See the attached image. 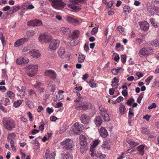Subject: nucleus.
Masks as SVG:
<instances>
[{
	"mask_svg": "<svg viewBox=\"0 0 159 159\" xmlns=\"http://www.w3.org/2000/svg\"><path fill=\"white\" fill-rule=\"evenodd\" d=\"M16 89L19 92L18 93L20 96H24L25 93V87L23 86H17L16 87Z\"/></svg>",
	"mask_w": 159,
	"mask_h": 159,
	"instance_id": "a211bd4d",
	"label": "nucleus"
},
{
	"mask_svg": "<svg viewBox=\"0 0 159 159\" xmlns=\"http://www.w3.org/2000/svg\"><path fill=\"white\" fill-rule=\"evenodd\" d=\"M38 67L37 65H31L25 67V69L28 75L30 77H33L36 74Z\"/></svg>",
	"mask_w": 159,
	"mask_h": 159,
	"instance_id": "20e7f679",
	"label": "nucleus"
},
{
	"mask_svg": "<svg viewBox=\"0 0 159 159\" xmlns=\"http://www.w3.org/2000/svg\"><path fill=\"white\" fill-rule=\"evenodd\" d=\"M63 93V91H61V90L59 91L58 94L57 95V98L58 100H60L63 98L64 96L62 94V93Z\"/></svg>",
	"mask_w": 159,
	"mask_h": 159,
	"instance_id": "e433bc0d",
	"label": "nucleus"
},
{
	"mask_svg": "<svg viewBox=\"0 0 159 159\" xmlns=\"http://www.w3.org/2000/svg\"><path fill=\"white\" fill-rule=\"evenodd\" d=\"M52 39V36L50 34H41L38 38L39 42L42 44L44 43H48Z\"/></svg>",
	"mask_w": 159,
	"mask_h": 159,
	"instance_id": "39448f33",
	"label": "nucleus"
},
{
	"mask_svg": "<svg viewBox=\"0 0 159 159\" xmlns=\"http://www.w3.org/2000/svg\"><path fill=\"white\" fill-rule=\"evenodd\" d=\"M89 84L90 86L93 88L96 87H97V84L93 82V80H90L89 82Z\"/></svg>",
	"mask_w": 159,
	"mask_h": 159,
	"instance_id": "8fccbe9b",
	"label": "nucleus"
},
{
	"mask_svg": "<svg viewBox=\"0 0 159 159\" xmlns=\"http://www.w3.org/2000/svg\"><path fill=\"white\" fill-rule=\"evenodd\" d=\"M119 80L116 77H115L113 78V81H112L111 84V86L113 87H115L116 86H118L119 85L118 82Z\"/></svg>",
	"mask_w": 159,
	"mask_h": 159,
	"instance_id": "473e14b6",
	"label": "nucleus"
},
{
	"mask_svg": "<svg viewBox=\"0 0 159 159\" xmlns=\"http://www.w3.org/2000/svg\"><path fill=\"white\" fill-rule=\"evenodd\" d=\"M29 61V59L26 57H20L16 60L17 64L20 65L26 64Z\"/></svg>",
	"mask_w": 159,
	"mask_h": 159,
	"instance_id": "ddd939ff",
	"label": "nucleus"
},
{
	"mask_svg": "<svg viewBox=\"0 0 159 159\" xmlns=\"http://www.w3.org/2000/svg\"><path fill=\"white\" fill-rule=\"evenodd\" d=\"M34 87L40 93L43 92L45 87L42 83L39 82H37L36 84L34 85Z\"/></svg>",
	"mask_w": 159,
	"mask_h": 159,
	"instance_id": "dca6fc26",
	"label": "nucleus"
},
{
	"mask_svg": "<svg viewBox=\"0 0 159 159\" xmlns=\"http://www.w3.org/2000/svg\"><path fill=\"white\" fill-rule=\"evenodd\" d=\"M84 55L82 53L80 54L79 56L78 62L79 63L83 62L84 61Z\"/></svg>",
	"mask_w": 159,
	"mask_h": 159,
	"instance_id": "4c0bfd02",
	"label": "nucleus"
},
{
	"mask_svg": "<svg viewBox=\"0 0 159 159\" xmlns=\"http://www.w3.org/2000/svg\"><path fill=\"white\" fill-rule=\"evenodd\" d=\"M6 96L11 99H13L15 97L14 93L11 91H7L6 93Z\"/></svg>",
	"mask_w": 159,
	"mask_h": 159,
	"instance_id": "2f4dec72",
	"label": "nucleus"
},
{
	"mask_svg": "<svg viewBox=\"0 0 159 159\" xmlns=\"http://www.w3.org/2000/svg\"><path fill=\"white\" fill-rule=\"evenodd\" d=\"M103 117L105 121H108L110 120L109 115L107 113L105 112L103 115H101Z\"/></svg>",
	"mask_w": 159,
	"mask_h": 159,
	"instance_id": "a18cd8bd",
	"label": "nucleus"
},
{
	"mask_svg": "<svg viewBox=\"0 0 159 159\" xmlns=\"http://www.w3.org/2000/svg\"><path fill=\"white\" fill-rule=\"evenodd\" d=\"M156 105L155 103H153L152 104L148 107V108L149 109H151L153 108L156 107Z\"/></svg>",
	"mask_w": 159,
	"mask_h": 159,
	"instance_id": "680f3d73",
	"label": "nucleus"
},
{
	"mask_svg": "<svg viewBox=\"0 0 159 159\" xmlns=\"http://www.w3.org/2000/svg\"><path fill=\"white\" fill-rule=\"evenodd\" d=\"M100 141L98 140H95L93 141V144L90 148V151H93L95 149V148L99 143Z\"/></svg>",
	"mask_w": 159,
	"mask_h": 159,
	"instance_id": "393cba45",
	"label": "nucleus"
},
{
	"mask_svg": "<svg viewBox=\"0 0 159 159\" xmlns=\"http://www.w3.org/2000/svg\"><path fill=\"white\" fill-rule=\"evenodd\" d=\"M80 31L78 30H75L73 32V34L69 37L70 44L72 46L77 45L78 43V40Z\"/></svg>",
	"mask_w": 159,
	"mask_h": 159,
	"instance_id": "f03ea898",
	"label": "nucleus"
},
{
	"mask_svg": "<svg viewBox=\"0 0 159 159\" xmlns=\"http://www.w3.org/2000/svg\"><path fill=\"white\" fill-rule=\"evenodd\" d=\"M92 105V104L89 102H86L81 103L79 106L75 105V108L77 110L80 109L83 111H86L89 108H91Z\"/></svg>",
	"mask_w": 159,
	"mask_h": 159,
	"instance_id": "423d86ee",
	"label": "nucleus"
},
{
	"mask_svg": "<svg viewBox=\"0 0 159 159\" xmlns=\"http://www.w3.org/2000/svg\"><path fill=\"white\" fill-rule=\"evenodd\" d=\"M123 100V98L121 96H119L116 100V102L119 103Z\"/></svg>",
	"mask_w": 159,
	"mask_h": 159,
	"instance_id": "338daca9",
	"label": "nucleus"
},
{
	"mask_svg": "<svg viewBox=\"0 0 159 159\" xmlns=\"http://www.w3.org/2000/svg\"><path fill=\"white\" fill-rule=\"evenodd\" d=\"M67 20L71 24L77 25L80 24V20L76 18L69 16L67 18Z\"/></svg>",
	"mask_w": 159,
	"mask_h": 159,
	"instance_id": "4468645a",
	"label": "nucleus"
},
{
	"mask_svg": "<svg viewBox=\"0 0 159 159\" xmlns=\"http://www.w3.org/2000/svg\"><path fill=\"white\" fill-rule=\"evenodd\" d=\"M127 142L129 144L130 147L132 148L139 144L138 143L135 142L132 139L128 140Z\"/></svg>",
	"mask_w": 159,
	"mask_h": 159,
	"instance_id": "bb28decb",
	"label": "nucleus"
},
{
	"mask_svg": "<svg viewBox=\"0 0 159 159\" xmlns=\"http://www.w3.org/2000/svg\"><path fill=\"white\" fill-rule=\"evenodd\" d=\"M110 141L108 140H106L103 143L102 147L103 148H106L108 149H110V146L109 145Z\"/></svg>",
	"mask_w": 159,
	"mask_h": 159,
	"instance_id": "7c9ffc66",
	"label": "nucleus"
},
{
	"mask_svg": "<svg viewBox=\"0 0 159 159\" xmlns=\"http://www.w3.org/2000/svg\"><path fill=\"white\" fill-rule=\"evenodd\" d=\"M50 149L49 148H48L46 150V152L45 153V156H44V157L45 158H47V157L48 158V157H47V156H48V155L49 154V153L50 152Z\"/></svg>",
	"mask_w": 159,
	"mask_h": 159,
	"instance_id": "69168bd1",
	"label": "nucleus"
},
{
	"mask_svg": "<svg viewBox=\"0 0 159 159\" xmlns=\"http://www.w3.org/2000/svg\"><path fill=\"white\" fill-rule=\"evenodd\" d=\"M0 39L1 41L3 46H5L6 44V42L5 39V38L3 36V34L2 33H0Z\"/></svg>",
	"mask_w": 159,
	"mask_h": 159,
	"instance_id": "c03bdc74",
	"label": "nucleus"
},
{
	"mask_svg": "<svg viewBox=\"0 0 159 159\" xmlns=\"http://www.w3.org/2000/svg\"><path fill=\"white\" fill-rule=\"evenodd\" d=\"M134 99L133 98H131L129 99H128L127 102V103L128 105L130 106L131 105V104L132 102H134Z\"/></svg>",
	"mask_w": 159,
	"mask_h": 159,
	"instance_id": "bf43d9fd",
	"label": "nucleus"
},
{
	"mask_svg": "<svg viewBox=\"0 0 159 159\" xmlns=\"http://www.w3.org/2000/svg\"><path fill=\"white\" fill-rule=\"evenodd\" d=\"M27 34L29 36H33L35 34L34 31L33 30H29L27 32Z\"/></svg>",
	"mask_w": 159,
	"mask_h": 159,
	"instance_id": "603ef678",
	"label": "nucleus"
},
{
	"mask_svg": "<svg viewBox=\"0 0 159 159\" xmlns=\"http://www.w3.org/2000/svg\"><path fill=\"white\" fill-rule=\"evenodd\" d=\"M79 4L76 0H72L68 4V7L74 10L78 9Z\"/></svg>",
	"mask_w": 159,
	"mask_h": 159,
	"instance_id": "2eb2a0df",
	"label": "nucleus"
},
{
	"mask_svg": "<svg viewBox=\"0 0 159 159\" xmlns=\"http://www.w3.org/2000/svg\"><path fill=\"white\" fill-rule=\"evenodd\" d=\"M129 119L131 118L134 115V112H133V108H130L129 109Z\"/></svg>",
	"mask_w": 159,
	"mask_h": 159,
	"instance_id": "79ce46f5",
	"label": "nucleus"
},
{
	"mask_svg": "<svg viewBox=\"0 0 159 159\" xmlns=\"http://www.w3.org/2000/svg\"><path fill=\"white\" fill-rule=\"evenodd\" d=\"M61 145L63 146V148L66 149H70L72 148V142L70 139H67L61 143Z\"/></svg>",
	"mask_w": 159,
	"mask_h": 159,
	"instance_id": "0eeeda50",
	"label": "nucleus"
},
{
	"mask_svg": "<svg viewBox=\"0 0 159 159\" xmlns=\"http://www.w3.org/2000/svg\"><path fill=\"white\" fill-rule=\"evenodd\" d=\"M22 101L21 100H17L14 103V106L15 108H17L19 107L22 103Z\"/></svg>",
	"mask_w": 159,
	"mask_h": 159,
	"instance_id": "37998d69",
	"label": "nucleus"
},
{
	"mask_svg": "<svg viewBox=\"0 0 159 159\" xmlns=\"http://www.w3.org/2000/svg\"><path fill=\"white\" fill-rule=\"evenodd\" d=\"M29 40V38H23L17 40L14 43V46L15 47H18L22 46Z\"/></svg>",
	"mask_w": 159,
	"mask_h": 159,
	"instance_id": "9d476101",
	"label": "nucleus"
},
{
	"mask_svg": "<svg viewBox=\"0 0 159 159\" xmlns=\"http://www.w3.org/2000/svg\"><path fill=\"white\" fill-rule=\"evenodd\" d=\"M140 28L141 30L144 31H147L149 27V25L146 21L143 22H139Z\"/></svg>",
	"mask_w": 159,
	"mask_h": 159,
	"instance_id": "f3484780",
	"label": "nucleus"
},
{
	"mask_svg": "<svg viewBox=\"0 0 159 159\" xmlns=\"http://www.w3.org/2000/svg\"><path fill=\"white\" fill-rule=\"evenodd\" d=\"M88 116L85 114H83L80 117V120L82 123L84 124H86L88 120Z\"/></svg>",
	"mask_w": 159,
	"mask_h": 159,
	"instance_id": "cd10ccee",
	"label": "nucleus"
},
{
	"mask_svg": "<svg viewBox=\"0 0 159 159\" xmlns=\"http://www.w3.org/2000/svg\"><path fill=\"white\" fill-rule=\"evenodd\" d=\"M56 154L55 152H53L51 153L50 154H49L47 156L48 158H45V159H53L55 157Z\"/></svg>",
	"mask_w": 159,
	"mask_h": 159,
	"instance_id": "49530a36",
	"label": "nucleus"
},
{
	"mask_svg": "<svg viewBox=\"0 0 159 159\" xmlns=\"http://www.w3.org/2000/svg\"><path fill=\"white\" fill-rule=\"evenodd\" d=\"M143 96V93H141L138 97L137 99V102L139 103H140L141 101Z\"/></svg>",
	"mask_w": 159,
	"mask_h": 159,
	"instance_id": "13d9d810",
	"label": "nucleus"
},
{
	"mask_svg": "<svg viewBox=\"0 0 159 159\" xmlns=\"http://www.w3.org/2000/svg\"><path fill=\"white\" fill-rule=\"evenodd\" d=\"M73 156L69 152H66L62 156L61 159H72Z\"/></svg>",
	"mask_w": 159,
	"mask_h": 159,
	"instance_id": "72a5a7b5",
	"label": "nucleus"
},
{
	"mask_svg": "<svg viewBox=\"0 0 159 159\" xmlns=\"http://www.w3.org/2000/svg\"><path fill=\"white\" fill-rule=\"evenodd\" d=\"M28 94L29 95L33 97H36V93L35 91L32 89H31L29 91Z\"/></svg>",
	"mask_w": 159,
	"mask_h": 159,
	"instance_id": "de8ad7c7",
	"label": "nucleus"
},
{
	"mask_svg": "<svg viewBox=\"0 0 159 159\" xmlns=\"http://www.w3.org/2000/svg\"><path fill=\"white\" fill-rule=\"evenodd\" d=\"M123 11L125 14H129L130 12V7L128 6H125L123 8Z\"/></svg>",
	"mask_w": 159,
	"mask_h": 159,
	"instance_id": "c9c22d12",
	"label": "nucleus"
},
{
	"mask_svg": "<svg viewBox=\"0 0 159 159\" xmlns=\"http://www.w3.org/2000/svg\"><path fill=\"white\" fill-rule=\"evenodd\" d=\"M94 122L97 126L99 127L102 125V120L100 116H98L95 117L94 120Z\"/></svg>",
	"mask_w": 159,
	"mask_h": 159,
	"instance_id": "6ab92c4d",
	"label": "nucleus"
},
{
	"mask_svg": "<svg viewBox=\"0 0 159 159\" xmlns=\"http://www.w3.org/2000/svg\"><path fill=\"white\" fill-rule=\"evenodd\" d=\"M10 143L11 146V147L12 148L13 150V151H16V149L14 146V141L12 139H11V140L10 142Z\"/></svg>",
	"mask_w": 159,
	"mask_h": 159,
	"instance_id": "6e6d98bb",
	"label": "nucleus"
},
{
	"mask_svg": "<svg viewBox=\"0 0 159 159\" xmlns=\"http://www.w3.org/2000/svg\"><path fill=\"white\" fill-rule=\"evenodd\" d=\"M84 50L86 52H87L89 50V45L88 44L85 43L84 44Z\"/></svg>",
	"mask_w": 159,
	"mask_h": 159,
	"instance_id": "0e129e2a",
	"label": "nucleus"
},
{
	"mask_svg": "<svg viewBox=\"0 0 159 159\" xmlns=\"http://www.w3.org/2000/svg\"><path fill=\"white\" fill-rule=\"evenodd\" d=\"M125 110V108L124 105L121 103L120 104L119 110L120 113L122 115H124V111Z\"/></svg>",
	"mask_w": 159,
	"mask_h": 159,
	"instance_id": "f704fd0d",
	"label": "nucleus"
},
{
	"mask_svg": "<svg viewBox=\"0 0 159 159\" xmlns=\"http://www.w3.org/2000/svg\"><path fill=\"white\" fill-rule=\"evenodd\" d=\"M153 76H149L146 79L145 81L147 83H149L151 80L153 79Z\"/></svg>",
	"mask_w": 159,
	"mask_h": 159,
	"instance_id": "e2e57ef3",
	"label": "nucleus"
},
{
	"mask_svg": "<svg viewBox=\"0 0 159 159\" xmlns=\"http://www.w3.org/2000/svg\"><path fill=\"white\" fill-rule=\"evenodd\" d=\"M20 9L19 6H14L10 10V11H11V13L12 14L14 13L17 11H18Z\"/></svg>",
	"mask_w": 159,
	"mask_h": 159,
	"instance_id": "ea45409f",
	"label": "nucleus"
},
{
	"mask_svg": "<svg viewBox=\"0 0 159 159\" xmlns=\"http://www.w3.org/2000/svg\"><path fill=\"white\" fill-rule=\"evenodd\" d=\"M99 110L100 111L101 115H103L105 112H106V109L103 106H100L99 107Z\"/></svg>",
	"mask_w": 159,
	"mask_h": 159,
	"instance_id": "a19ab883",
	"label": "nucleus"
},
{
	"mask_svg": "<svg viewBox=\"0 0 159 159\" xmlns=\"http://www.w3.org/2000/svg\"><path fill=\"white\" fill-rule=\"evenodd\" d=\"M121 68H118L117 69H112L111 70V72L112 74L116 75L119 72Z\"/></svg>",
	"mask_w": 159,
	"mask_h": 159,
	"instance_id": "864d4df0",
	"label": "nucleus"
},
{
	"mask_svg": "<svg viewBox=\"0 0 159 159\" xmlns=\"http://www.w3.org/2000/svg\"><path fill=\"white\" fill-rule=\"evenodd\" d=\"M29 52L31 53V55L33 57L39 58L40 56V54L38 50L34 49L31 51H29Z\"/></svg>",
	"mask_w": 159,
	"mask_h": 159,
	"instance_id": "412c9836",
	"label": "nucleus"
},
{
	"mask_svg": "<svg viewBox=\"0 0 159 159\" xmlns=\"http://www.w3.org/2000/svg\"><path fill=\"white\" fill-rule=\"evenodd\" d=\"M148 48H143L139 51V53L142 55L145 56L147 55L149 53Z\"/></svg>",
	"mask_w": 159,
	"mask_h": 159,
	"instance_id": "a878e982",
	"label": "nucleus"
},
{
	"mask_svg": "<svg viewBox=\"0 0 159 159\" xmlns=\"http://www.w3.org/2000/svg\"><path fill=\"white\" fill-rule=\"evenodd\" d=\"M150 45L155 47H157L159 46V39H156L154 40H152L150 42Z\"/></svg>",
	"mask_w": 159,
	"mask_h": 159,
	"instance_id": "b1692460",
	"label": "nucleus"
},
{
	"mask_svg": "<svg viewBox=\"0 0 159 159\" xmlns=\"http://www.w3.org/2000/svg\"><path fill=\"white\" fill-rule=\"evenodd\" d=\"M100 136L103 138H106L108 135L107 130L103 127H101L99 131Z\"/></svg>",
	"mask_w": 159,
	"mask_h": 159,
	"instance_id": "aec40b11",
	"label": "nucleus"
},
{
	"mask_svg": "<svg viewBox=\"0 0 159 159\" xmlns=\"http://www.w3.org/2000/svg\"><path fill=\"white\" fill-rule=\"evenodd\" d=\"M126 57L125 55H122L120 57L121 61L124 64L126 62Z\"/></svg>",
	"mask_w": 159,
	"mask_h": 159,
	"instance_id": "5fc2aeb1",
	"label": "nucleus"
},
{
	"mask_svg": "<svg viewBox=\"0 0 159 159\" xmlns=\"http://www.w3.org/2000/svg\"><path fill=\"white\" fill-rule=\"evenodd\" d=\"M83 126L80 125L78 122H76L73 126V131L75 134H79V133L82 130Z\"/></svg>",
	"mask_w": 159,
	"mask_h": 159,
	"instance_id": "6e6552de",
	"label": "nucleus"
},
{
	"mask_svg": "<svg viewBox=\"0 0 159 159\" xmlns=\"http://www.w3.org/2000/svg\"><path fill=\"white\" fill-rule=\"evenodd\" d=\"M80 143L81 146H84L87 143V139L83 135L80 136Z\"/></svg>",
	"mask_w": 159,
	"mask_h": 159,
	"instance_id": "5701e85b",
	"label": "nucleus"
},
{
	"mask_svg": "<svg viewBox=\"0 0 159 159\" xmlns=\"http://www.w3.org/2000/svg\"><path fill=\"white\" fill-rule=\"evenodd\" d=\"M144 145L142 144L137 147V150L139 151L140 154L142 156H143L144 154Z\"/></svg>",
	"mask_w": 159,
	"mask_h": 159,
	"instance_id": "c85d7f7f",
	"label": "nucleus"
},
{
	"mask_svg": "<svg viewBox=\"0 0 159 159\" xmlns=\"http://www.w3.org/2000/svg\"><path fill=\"white\" fill-rule=\"evenodd\" d=\"M142 133L146 134H149L150 131L148 129L145 128H143L142 129Z\"/></svg>",
	"mask_w": 159,
	"mask_h": 159,
	"instance_id": "09e8293b",
	"label": "nucleus"
},
{
	"mask_svg": "<svg viewBox=\"0 0 159 159\" xmlns=\"http://www.w3.org/2000/svg\"><path fill=\"white\" fill-rule=\"evenodd\" d=\"M27 25L29 26H39L42 25V22L39 20L35 19L28 22Z\"/></svg>",
	"mask_w": 159,
	"mask_h": 159,
	"instance_id": "f8f14e48",
	"label": "nucleus"
},
{
	"mask_svg": "<svg viewBox=\"0 0 159 159\" xmlns=\"http://www.w3.org/2000/svg\"><path fill=\"white\" fill-rule=\"evenodd\" d=\"M44 75L53 80L56 79L57 77V74L52 70H46L44 72Z\"/></svg>",
	"mask_w": 159,
	"mask_h": 159,
	"instance_id": "9b49d317",
	"label": "nucleus"
},
{
	"mask_svg": "<svg viewBox=\"0 0 159 159\" xmlns=\"http://www.w3.org/2000/svg\"><path fill=\"white\" fill-rule=\"evenodd\" d=\"M98 30V27H96L94 28H93L91 31V34L92 35L94 34H96Z\"/></svg>",
	"mask_w": 159,
	"mask_h": 159,
	"instance_id": "4d7b16f0",
	"label": "nucleus"
},
{
	"mask_svg": "<svg viewBox=\"0 0 159 159\" xmlns=\"http://www.w3.org/2000/svg\"><path fill=\"white\" fill-rule=\"evenodd\" d=\"M51 3V6L54 8L57 9H60L64 8L66 6L63 0H48Z\"/></svg>",
	"mask_w": 159,
	"mask_h": 159,
	"instance_id": "7ed1b4c3",
	"label": "nucleus"
},
{
	"mask_svg": "<svg viewBox=\"0 0 159 159\" xmlns=\"http://www.w3.org/2000/svg\"><path fill=\"white\" fill-rule=\"evenodd\" d=\"M116 30H117L119 31L120 33H122L123 31V29L122 27L120 25L118 26Z\"/></svg>",
	"mask_w": 159,
	"mask_h": 159,
	"instance_id": "774afa93",
	"label": "nucleus"
},
{
	"mask_svg": "<svg viewBox=\"0 0 159 159\" xmlns=\"http://www.w3.org/2000/svg\"><path fill=\"white\" fill-rule=\"evenodd\" d=\"M65 52V49L63 47H61L58 51V53L60 56H62Z\"/></svg>",
	"mask_w": 159,
	"mask_h": 159,
	"instance_id": "58836bf2",
	"label": "nucleus"
},
{
	"mask_svg": "<svg viewBox=\"0 0 159 159\" xmlns=\"http://www.w3.org/2000/svg\"><path fill=\"white\" fill-rule=\"evenodd\" d=\"M60 31L66 35H69L71 33L70 30L69 28L67 27H61L60 29Z\"/></svg>",
	"mask_w": 159,
	"mask_h": 159,
	"instance_id": "4be33fe9",
	"label": "nucleus"
},
{
	"mask_svg": "<svg viewBox=\"0 0 159 159\" xmlns=\"http://www.w3.org/2000/svg\"><path fill=\"white\" fill-rule=\"evenodd\" d=\"M46 111L49 114H50L53 111V110L52 108L48 107L47 108Z\"/></svg>",
	"mask_w": 159,
	"mask_h": 159,
	"instance_id": "052dcab7",
	"label": "nucleus"
},
{
	"mask_svg": "<svg viewBox=\"0 0 159 159\" xmlns=\"http://www.w3.org/2000/svg\"><path fill=\"white\" fill-rule=\"evenodd\" d=\"M150 20L151 24L155 28H158L159 27V23L156 22L154 18H151Z\"/></svg>",
	"mask_w": 159,
	"mask_h": 159,
	"instance_id": "c756f323",
	"label": "nucleus"
},
{
	"mask_svg": "<svg viewBox=\"0 0 159 159\" xmlns=\"http://www.w3.org/2000/svg\"><path fill=\"white\" fill-rule=\"evenodd\" d=\"M2 122L6 129L9 130H12L15 127L16 123L12 119L4 118L3 119Z\"/></svg>",
	"mask_w": 159,
	"mask_h": 159,
	"instance_id": "f257e3e1",
	"label": "nucleus"
},
{
	"mask_svg": "<svg viewBox=\"0 0 159 159\" xmlns=\"http://www.w3.org/2000/svg\"><path fill=\"white\" fill-rule=\"evenodd\" d=\"M11 104V102L9 99L7 98H5L4 99V105L5 106H8Z\"/></svg>",
	"mask_w": 159,
	"mask_h": 159,
	"instance_id": "3c124183",
	"label": "nucleus"
},
{
	"mask_svg": "<svg viewBox=\"0 0 159 159\" xmlns=\"http://www.w3.org/2000/svg\"><path fill=\"white\" fill-rule=\"evenodd\" d=\"M59 44V41L58 39H54L50 43L49 48L51 51L55 50Z\"/></svg>",
	"mask_w": 159,
	"mask_h": 159,
	"instance_id": "1a4fd4ad",
	"label": "nucleus"
}]
</instances>
